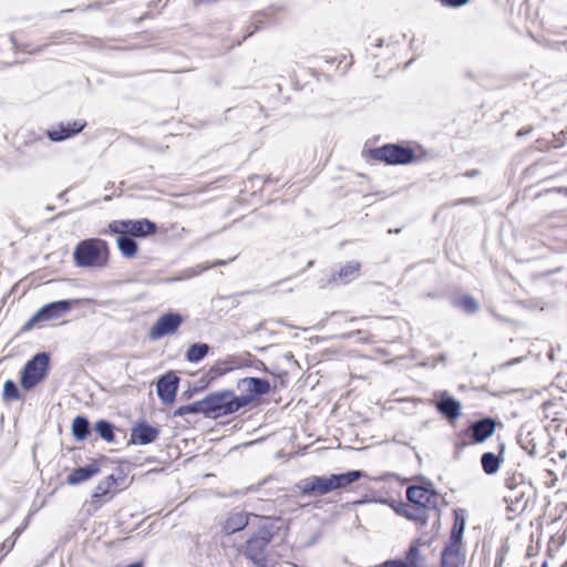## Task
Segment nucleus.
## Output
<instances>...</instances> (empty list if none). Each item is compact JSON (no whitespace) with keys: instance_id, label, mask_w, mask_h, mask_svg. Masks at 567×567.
<instances>
[{"instance_id":"nucleus-1","label":"nucleus","mask_w":567,"mask_h":567,"mask_svg":"<svg viewBox=\"0 0 567 567\" xmlns=\"http://www.w3.org/2000/svg\"><path fill=\"white\" fill-rule=\"evenodd\" d=\"M362 477H365V473L360 470H352L340 474H331L329 476L313 475L300 481L297 484V487L302 495L322 496L334 489L344 488Z\"/></svg>"},{"instance_id":"nucleus-2","label":"nucleus","mask_w":567,"mask_h":567,"mask_svg":"<svg viewBox=\"0 0 567 567\" xmlns=\"http://www.w3.org/2000/svg\"><path fill=\"white\" fill-rule=\"evenodd\" d=\"M454 523L450 537L441 553V567H462L465 554L462 548L463 534L466 526L465 512L462 508L453 511Z\"/></svg>"},{"instance_id":"nucleus-3","label":"nucleus","mask_w":567,"mask_h":567,"mask_svg":"<svg viewBox=\"0 0 567 567\" xmlns=\"http://www.w3.org/2000/svg\"><path fill=\"white\" fill-rule=\"evenodd\" d=\"M107 257V244L100 238L83 239L73 250V260L78 267H101L106 264Z\"/></svg>"},{"instance_id":"nucleus-4","label":"nucleus","mask_w":567,"mask_h":567,"mask_svg":"<svg viewBox=\"0 0 567 567\" xmlns=\"http://www.w3.org/2000/svg\"><path fill=\"white\" fill-rule=\"evenodd\" d=\"M205 400L207 417L209 419L233 414L245 408L247 402L245 399H237V395L230 390L212 392L205 396Z\"/></svg>"},{"instance_id":"nucleus-5","label":"nucleus","mask_w":567,"mask_h":567,"mask_svg":"<svg viewBox=\"0 0 567 567\" xmlns=\"http://www.w3.org/2000/svg\"><path fill=\"white\" fill-rule=\"evenodd\" d=\"M368 156L372 161L386 165H408L415 161L414 151L402 144L389 143L368 150Z\"/></svg>"},{"instance_id":"nucleus-6","label":"nucleus","mask_w":567,"mask_h":567,"mask_svg":"<svg viewBox=\"0 0 567 567\" xmlns=\"http://www.w3.org/2000/svg\"><path fill=\"white\" fill-rule=\"evenodd\" d=\"M272 538V528L261 526L247 539L244 554L256 567H270L267 560L266 549Z\"/></svg>"},{"instance_id":"nucleus-7","label":"nucleus","mask_w":567,"mask_h":567,"mask_svg":"<svg viewBox=\"0 0 567 567\" xmlns=\"http://www.w3.org/2000/svg\"><path fill=\"white\" fill-rule=\"evenodd\" d=\"M79 300H56L42 306L21 328L24 333L32 330L38 323L56 320L66 315Z\"/></svg>"},{"instance_id":"nucleus-8","label":"nucleus","mask_w":567,"mask_h":567,"mask_svg":"<svg viewBox=\"0 0 567 567\" xmlns=\"http://www.w3.org/2000/svg\"><path fill=\"white\" fill-rule=\"evenodd\" d=\"M50 367L48 352H39L27 361L22 371L20 383L24 390L35 388L45 377Z\"/></svg>"},{"instance_id":"nucleus-9","label":"nucleus","mask_w":567,"mask_h":567,"mask_svg":"<svg viewBox=\"0 0 567 567\" xmlns=\"http://www.w3.org/2000/svg\"><path fill=\"white\" fill-rule=\"evenodd\" d=\"M111 233H127L132 237H146L157 231V225L150 219L113 220L109 224Z\"/></svg>"},{"instance_id":"nucleus-10","label":"nucleus","mask_w":567,"mask_h":567,"mask_svg":"<svg viewBox=\"0 0 567 567\" xmlns=\"http://www.w3.org/2000/svg\"><path fill=\"white\" fill-rule=\"evenodd\" d=\"M237 388L244 392L237 399H245V406L249 405L258 396L267 394L270 391V382L264 378H243L238 380Z\"/></svg>"},{"instance_id":"nucleus-11","label":"nucleus","mask_w":567,"mask_h":567,"mask_svg":"<svg viewBox=\"0 0 567 567\" xmlns=\"http://www.w3.org/2000/svg\"><path fill=\"white\" fill-rule=\"evenodd\" d=\"M184 319L178 312H167L161 316L151 327L148 337L151 340H158L165 336L173 334L183 323Z\"/></svg>"},{"instance_id":"nucleus-12","label":"nucleus","mask_w":567,"mask_h":567,"mask_svg":"<svg viewBox=\"0 0 567 567\" xmlns=\"http://www.w3.org/2000/svg\"><path fill=\"white\" fill-rule=\"evenodd\" d=\"M406 498L411 504L422 506L426 511H436L437 508V493L423 486H409L406 489Z\"/></svg>"},{"instance_id":"nucleus-13","label":"nucleus","mask_w":567,"mask_h":567,"mask_svg":"<svg viewBox=\"0 0 567 567\" xmlns=\"http://www.w3.org/2000/svg\"><path fill=\"white\" fill-rule=\"evenodd\" d=\"M179 377L174 371L161 375L156 382V392L163 404H172L176 399Z\"/></svg>"},{"instance_id":"nucleus-14","label":"nucleus","mask_w":567,"mask_h":567,"mask_svg":"<svg viewBox=\"0 0 567 567\" xmlns=\"http://www.w3.org/2000/svg\"><path fill=\"white\" fill-rule=\"evenodd\" d=\"M85 125L86 123L80 120L68 123H60L56 126L48 130L47 135L53 142H62L82 132Z\"/></svg>"},{"instance_id":"nucleus-15","label":"nucleus","mask_w":567,"mask_h":567,"mask_svg":"<svg viewBox=\"0 0 567 567\" xmlns=\"http://www.w3.org/2000/svg\"><path fill=\"white\" fill-rule=\"evenodd\" d=\"M496 429V422L492 417H483L478 421L471 423L467 433L470 434L473 443H483L491 437Z\"/></svg>"},{"instance_id":"nucleus-16","label":"nucleus","mask_w":567,"mask_h":567,"mask_svg":"<svg viewBox=\"0 0 567 567\" xmlns=\"http://www.w3.org/2000/svg\"><path fill=\"white\" fill-rule=\"evenodd\" d=\"M159 434V430L146 422H137L131 429L130 444L146 445L153 443Z\"/></svg>"},{"instance_id":"nucleus-17","label":"nucleus","mask_w":567,"mask_h":567,"mask_svg":"<svg viewBox=\"0 0 567 567\" xmlns=\"http://www.w3.org/2000/svg\"><path fill=\"white\" fill-rule=\"evenodd\" d=\"M248 361H254V363H255L254 367L256 369L266 370L265 363L260 360L251 359L250 354H247L246 358L230 355L227 359H225L224 361L217 362L215 370L218 374H225L228 371H231L236 368L248 364L247 363Z\"/></svg>"},{"instance_id":"nucleus-18","label":"nucleus","mask_w":567,"mask_h":567,"mask_svg":"<svg viewBox=\"0 0 567 567\" xmlns=\"http://www.w3.org/2000/svg\"><path fill=\"white\" fill-rule=\"evenodd\" d=\"M394 511L408 518L409 520L415 522L421 526H425L429 520V511L424 509L422 506H416L414 504H404L400 503L398 506H393Z\"/></svg>"},{"instance_id":"nucleus-19","label":"nucleus","mask_w":567,"mask_h":567,"mask_svg":"<svg viewBox=\"0 0 567 567\" xmlns=\"http://www.w3.org/2000/svg\"><path fill=\"white\" fill-rule=\"evenodd\" d=\"M435 406L439 413L450 421L456 420L460 416L462 409L461 403L453 396L449 395L447 392H443L441 394Z\"/></svg>"},{"instance_id":"nucleus-20","label":"nucleus","mask_w":567,"mask_h":567,"mask_svg":"<svg viewBox=\"0 0 567 567\" xmlns=\"http://www.w3.org/2000/svg\"><path fill=\"white\" fill-rule=\"evenodd\" d=\"M360 269L361 265L359 261H348L340 268L338 272L331 276L329 282L337 286L347 285L359 276Z\"/></svg>"},{"instance_id":"nucleus-21","label":"nucleus","mask_w":567,"mask_h":567,"mask_svg":"<svg viewBox=\"0 0 567 567\" xmlns=\"http://www.w3.org/2000/svg\"><path fill=\"white\" fill-rule=\"evenodd\" d=\"M101 472L100 465L97 462L93 461L92 463L74 468L66 478V483L71 486L79 485L97 475Z\"/></svg>"},{"instance_id":"nucleus-22","label":"nucleus","mask_w":567,"mask_h":567,"mask_svg":"<svg viewBox=\"0 0 567 567\" xmlns=\"http://www.w3.org/2000/svg\"><path fill=\"white\" fill-rule=\"evenodd\" d=\"M227 262H228L227 260L218 259V260L214 261L213 264L197 265L195 267L187 268V269L183 270L179 276L163 278V279H161V282L171 284V282H175V281L187 280V279H190L193 277L200 275L202 272H204L210 268L218 267V266H225V265H227Z\"/></svg>"},{"instance_id":"nucleus-23","label":"nucleus","mask_w":567,"mask_h":567,"mask_svg":"<svg viewBox=\"0 0 567 567\" xmlns=\"http://www.w3.org/2000/svg\"><path fill=\"white\" fill-rule=\"evenodd\" d=\"M116 482H117V480L115 478V476L113 474L105 477V480L99 482V484L96 485V487L92 494V501H91V504L95 508H99L102 506V504L105 502L102 499V497L106 496L112 491V487H114L116 485Z\"/></svg>"},{"instance_id":"nucleus-24","label":"nucleus","mask_w":567,"mask_h":567,"mask_svg":"<svg viewBox=\"0 0 567 567\" xmlns=\"http://www.w3.org/2000/svg\"><path fill=\"white\" fill-rule=\"evenodd\" d=\"M505 450V445L502 444L499 449V454H495L493 452H485L481 456V464L483 471L487 475H493L498 472L501 464L503 462L502 453Z\"/></svg>"},{"instance_id":"nucleus-25","label":"nucleus","mask_w":567,"mask_h":567,"mask_svg":"<svg viewBox=\"0 0 567 567\" xmlns=\"http://www.w3.org/2000/svg\"><path fill=\"white\" fill-rule=\"evenodd\" d=\"M116 234L118 235V237L116 238V245L121 254L126 258L134 257L138 249L135 239L127 233Z\"/></svg>"},{"instance_id":"nucleus-26","label":"nucleus","mask_w":567,"mask_h":567,"mask_svg":"<svg viewBox=\"0 0 567 567\" xmlns=\"http://www.w3.org/2000/svg\"><path fill=\"white\" fill-rule=\"evenodd\" d=\"M90 421L84 415H78L72 422V435L76 441H84L90 434Z\"/></svg>"},{"instance_id":"nucleus-27","label":"nucleus","mask_w":567,"mask_h":567,"mask_svg":"<svg viewBox=\"0 0 567 567\" xmlns=\"http://www.w3.org/2000/svg\"><path fill=\"white\" fill-rule=\"evenodd\" d=\"M210 347L207 343H193L185 353V359L189 363H197L202 361L209 352Z\"/></svg>"},{"instance_id":"nucleus-28","label":"nucleus","mask_w":567,"mask_h":567,"mask_svg":"<svg viewBox=\"0 0 567 567\" xmlns=\"http://www.w3.org/2000/svg\"><path fill=\"white\" fill-rule=\"evenodd\" d=\"M186 414H204L207 417L205 398L190 404L182 405L174 411V416H184Z\"/></svg>"},{"instance_id":"nucleus-29","label":"nucleus","mask_w":567,"mask_h":567,"mask_svg":"<svg viewBox=\"0 0 567 567\" xmlns=\"http://www.w3.org/2000/svg\"><path fill=\"white\" fill-rule=\"evenodd\" d=\"M528 486L526 484H518L517 488H512L505 495V501L511 504V506H519L520 504H526V493Z\"/></svg>"},{"instance_id":"nucleus-30","label":"nucleus","mask_w":567,"mask_h":567,"mask_svg":"<svg viewBox=\"0 0 567 567\" xmlns=\"http://www.w3.org/2000/svg\"><path fill=\"white\" fill-rule=\"evenodd\" d=\"M114 425L106 420H99L94 424V431L97 435L107 443H113L115 441Z\"/></svg>"},{"instance_id":"nucleus-31","label":"nucleus","mask_w":567,"mask_h":567,"mask_svg":"<svg viewBox=\"0 0 567 567\" xmlns=\"http://www.w3.org/2000/svg\"><path fill=\"white\" fill-rule=\"evenodd\" d=\"M455 305L457 307L462 308L464 312L470 313V315L477 312V310L480 308L477 301L472 296H468V295L460 298L455 302Z\"/></svg>"},{"instance_id":"nucleus-32","label":"nucleus","mask_w":567,"mask_h":567,"mask_svg":"<svg viewBox=\"0 0 567 567\" xmlns=\"http://www.w3.org/2000/svg\"><path fill=\"white\" fill-rule=\"evenodd\" d=\"M20 399V390L12 380H7L3 384V400L14 401Z\"/></svg>"},{"instance_id":"nucleus-33","label":"nucleus","mask_w":567,"mask_h":567,"mask_svg":"<svg viewBox=\"0 0 567 567\" xmlns=\"http://www.w3.org/2000/svg\"><path fill=\"white\" fill-rule=\"evenodd\" d=\"M470 444H474V443L472 442V439H471L470 434L467 433V431L461 432L457 435L456 441L454 443V447H455L454 457L460 458L462 451Z\"/></svg>"},{"instance_id":"nucleus-34","label":"nucleus","mask_w":567,"mask_h":567,"mask_svg":"<svg viewBox=\"0 0 567 567\" xmlns=\"http://www.w3.org/2000/svg\"><path fill=\"white\" fill-rule=\"evenodd\" d=\"M247 524V518L244 515L236 514L227 520L226 528L229 533H235L243 529Z\"/></svg>"},{"instance_id":"nucleus-35","label":"nucleus","mask_w":567,"mask_h":567,"mask_svg":"<svg viewBox=\"0 0 567 567\" xmlns=\"http://www.w3.org/2000/svg\"><path fill=\"white\" fill-rule=\"evenodd\" d=\"M421 560L420 549L416 544H412L405 555V565L408 567H419Z\"/></svg>"},{"instance_id":"nucleus-36","label":"nucleus","mask_w":567,"mask_h":567,"mask_svg":"<svg viewBox=\"0 0 567 567\" xmlns=\"http://www.w3.org/2000/svg\"><path fill=\"white\" fill-rule=\"evenodd\" d=\"M518 484H525L523 476L520 474L512 475L505 478V486L507 487L508 491L512 488H517Z\"/></svg>"},{"instance_id":"nucleus-37","label":"nucleus","mask_w":567,"mask_h":567,"mask_svg":"<svg viewBox=\"0 0 567 567\" xmlns=\"http://www.w3.org/2000/svg\"><path fill=\"white\" fill-rule=\"evenodd\" d=\"M445 361H446L445 354H440L436 358H429L426 361L421 362V365L435 368L440 362L444 363Z\"/></svg>"},{"instance_id":"nucleus-38","label":"nucleus","mask_w":567,"mask_h":567,"mask_svg":"<svg viewBox=\"0 0 567 567\" xmlns=\"http://www.w3.org/2000/svg\"><path fill=\"white\" fill-rule=\"evenodd\" d=\"M444 7L457 8L466 4L470 0H439Z\"/></svg>"},{"instance_id":"nucleus-39","label":"nucleus","mask_w":567,"mask_h":567,"mask_svg":"<svg viewBox=\"0 0 567 567\" xmlns=\"http://www.w3.org/2000/svg\"><path fill=\"white\" fill-rule=\"evenodd\" d=\"M383 567H408L404 560H388L383 564Z\"/></svg>"},{"instance_id":"nucleus-40","label":"nucleus","mask_w":567,"mask_h":567,"mask_svg":"<svg viewBox=\"0 0 567 567\" xmlns=\"http://www.w3.org/2000/svg\"><path fill=\"white\" fill-rule=\"evenodd\" d=\"M518 443H519V444H520V446H522L525 451H527L529 454H535V447H536L535 445H533V449H528V446H527V445H524V441H523V439H522V437H519V439H518Z\"/></svg>"},{"instance_id":"nucleus-41","label":"nucleus","mask_w":567,"mask_h":567,"mask_svg":"<svg viewBox=\"0 0 567 567\" xmlns=\"http://www.w3.org/2000/svg\"><path fill=\"white\" fill-rule=\"evenodd\" d=\"M480 175V171L477 169H472V171H467L464 173V176L466 177H475V176H478Z\"/></svg>"},{"instance_id":"nucleus-42","label":"nucleus","mask_w":567,"mask_h":567,"mask_svg":"<svg viewBox=\"0 0 567 567\" xmlns=\"http://www.w3.org/2000/svg\"><path fill=\"white\" fill-rule=\"evenodd\" d=\"M519 361H520V358H515V359H513V360H511V361L506 362V363L504 364V367H509V365L515 364V363H517V362H519Z\"/></svg>"},{"instance_id":"nucleus-43","label":"nucleus","mask_w":567,"mask_h":567,"mask_svg":"<svg viewBox=\"0 0 567 567\" xmlns=\"http://www.w3.org/2000/svg\"><path fill=\"white\" fill-rule=\"evenodd\" d=\"M529 132H530V128H528V130L523 128V130L518 131L517 135L523 136V135L528 134Z\"/></svg>"},{"instance_id":"nucleus-44","label":"nucleus","mask_w":567,"mask_h":567,"mask_svg":"<svg viewBox=\"0 0 567 567\" xmlns=\"http://www.w3.org/2000/svg\"><path fill=\"white\" fill-rule=\"evenodd\" d=\"M7 542H8V540H6V542L3 543V547H4V546H7V547H8V551H9V550H11V548L13 547V545H14L16 540L13 539L10 544H7Z\"/></svg>"},{"instance_id":"nucleus-45","label":"nucleus","mask_w":567,"mask_h":567,"mask_svg":"<svg viewBox=\"0 0 567 567\" xmlns=\"http://www.w3.org/2000/svg\"><path fill=\"white\" fill-rule=\"evenodd\" d=\"M7 542H8V540H6V542L3 543V547H4V546H7V547H8V551H9V550H11V548L13 547V545H14L16 540L13 539L10 544H7Z\"/></svg>"},{"instance_id":"nucleus-46","label":"nucleus","mask_w":567,"mask_h":567,"mask_svg":"<svg viewBox=\"0 0 567 567\" xmlns=\"http://www.w3.org/2000/svg\"><path fill=\"white\" fill-rule=\"evenodd\" d=\"M374 502L375 503H381V504H389V501L386 498L375 499Z\"/></svg>"},{"instance_id":"nucleus-47","label":"nucleus","mask_w":567,"mask_h":567,"mask_svg":"<svg viewBox=\"0 0 567 567\" xmlns=\"http://www.w3.org/2000/svg\"><path fill=\"white\" fill-rule=\"evenodd\" d=\"M383 45V41L380 40L378 43H377V47H382Z\"/></svg>"},{"instance_id":"nucleus-48","label":"nucleus","mask_w":567,"mask_h":567,"mask_svg":"<svg viewBox=\"0 0 567 567\" xmlns=\"http://www.w3.org/2000/svg\"><path fill=\"white\" fill-rule=\"evenodd\" d=\"M540 567H548V563L544 561Z\"/></svg>"}]
</instances>
